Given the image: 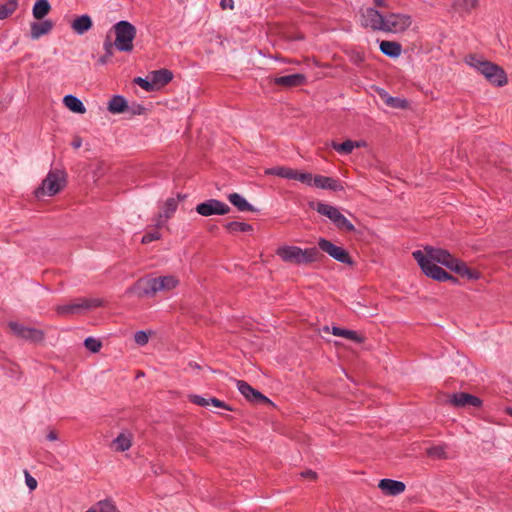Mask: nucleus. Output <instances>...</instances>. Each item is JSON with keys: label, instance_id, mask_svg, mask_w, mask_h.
I'll return each instance as SVG.
<instances>
[{"label": "nucleus", "instance_id": "45", "mask_svg": "<svg viewBox=\"0 0 512 512\" xmlns=\"http://www.w3.org/2000/svg\"><path fill=\"white\" fill-rule=\"evenodd\" d=\"M209 405H213L214 407H217V408H223V409H226V410H231V408L229 406H227L225 404V402L217 399V398H214V397H210L209 398Z\"/></svg>", "mask_w": 512, "mask_h": 512}, {"label": "nucleus", "instance_id": "17", "mask_svg": "<svg viewBox=\"0 0 512 512\" xmlns=\"http://www.w3.org/2000/svg\"><path fill=\"white\" fill-rule=\"evenodd\" d=\"M378 487L389 496H397L405 491V484L401 481L392 479L380 480Z\"/></svg>", "mask_w": 512, "mask_h": 512}, {"label": "nucleus", "instance_id": "38", "mask_svg": "<svg viewBox=\"0 0 512 512\" xmlns=\"http://www.w3.org/2000/svg\"><path fill=\"white\" fill-rule=\"evenodd\" d=\"M292 179L298 180L306 185L311 186V185H313L314 177L310 173L298 172L297 170H294Z\"/></svg>", "mask_w": 512, "mask_h": 512}, {"label": "nucleus", "instance_id": "1", "mask_svg": "<svg viewBox=\"0 0 512 512\" xmlns=\"http://www.w3.org/2000/svg\"><path fill=\"white\" fill-rule=\"evenodd\" d=\"M412 255L418 262L424 274L435 280H451L454 283L457 282L456 278L448 274L441 267L437 266L436 263L449 268L469 280H476L479 278V273L477 271L469 269L464 262L456 259L447 250L426 246L424 250H416Z\"/></svg>", "mask_w": 512, "mask_h": 512}, {"label": "nucleus", "instance_id": "7", "mask_svg": "<svg viewBox=\"0 0 512 512\" xmlns=\"http://www.w3.org/2000/svg\"><path fill=\"white\" fill-rule=\"evenodd\" d=\"M312 207L319 214L329 218L339 230L346 232H352L355 230L354 225L340 212L337 207L322 202L312 204Z\"/></svg>", "mask_w": 512, "mask_h": 512}, {"label": "nucleus", "instance_id": "55", "mask_svg": "<svg viewBox=\"0 0 512 512\" xmlns=\"http://www.w3.org/2000/svg\"><path fill=\"white\" fill-rule=\"evenodd\" d=\"M509 414L512 416V408L509 409Z\"/></svg>", "mask_w": 512, "mask_h": 512}, {"label": "nucleus", "instance_id": "43", "mask_svg": "<svg viewBox=\"0 0 512 512\" xmlns=\"http://www.w3.org/2000/svg\"><path fill=\"white\" fill-rule=\"evenodd\" d=\"M189 399H190V401L192 403H194L196 405H199V406H202V407L209 406V398H204V397L199 396V395H190Z\"/></svg>", "mask_w": 512, "mask_h": 512}, {"label": "nucleus", "instance_id": "8", "mask_svg": "<svg viewBox=\"0 0 512 512\" xmlns=\"http://www.w3.org/2000/svg\"><path fill=\"white\" fill-rule=\"evenodd\" d=\"M102 303V300L98 298H78L70 303L57 305L55 309L60 316H71L100 307Z\"/></svg>", "mask_w": 512, "mask_h": 512}, {"label": "nucleus", "instance_id": "31", "mask_svg": "<svg viewBox=\"0 0 512 512\" xmlns=\"http://www.w3.org/2000/svg\"><path fill=\"white\" fill-rule=\"evenodd\" d=\"M265 173L269 175H276L286 179H292L294 170L291 168L278 166L266 169Z\"/></svg>", "mask_w": 512, "mask_h": 512}, {"label": "nucleus", "instance_id": "22", "mask_svg": "<svg viewBox=\"0 0 512 512\" xmlns=\"http://www.w3.org/2000/svg\"><path fill=\"white\" fill-rule=\"evenodd\" d=\"M50 11L51 5L48 0H36L32 8V15L36 20H42Z\"/></svg>", "mask_w": 512, "mask_h": 512}, {"label": "nucleus", "instance_id": "42", "mask_svg": "<svg viewBox=\"0 0 512 512\" xmlns=\"http://www.w3.org/2000/svg\"><path fill=\"white\" fill-rule=\"evenodd\" d=\"M134 341L139 346H144V345H146L148 343L149 336H148V334L145 331H138L134 335Z\"/></svg>", "mask_w": 512, "mask_h": 512}, {"label": "nucleus", "instance_id": "53", "mask_svg": "<svg viewBox=\"0 0 512 512\" xmlns=\"http://www.w3.org/2000/svg\"><path fill=\"white\" fill-rule=\"evenodd\" d=\"M354 144H357V145H355V148H358V147L364 146L365 142L364 141H354Z\"/></svg>", "mask_w": 512, "mask_h": 512}, {"label": "nucleus", "instance_id": "21", "mask_svg": "<svg viewBox=\"0 0 512 512\" xmlns=\"http://www.w3.org/2000/svg\"><path fill=\"white\" fill-rule=\"evenodd\" d=\"M154 89L160 88L170 82L173 78L171 71L167 69L155 70L149 73Z\"/></svg>", "mask_w": 512, "mask_h": 512}, {"label": "nucleus", "instance_id": "39", "mask_svg": "<svg viewBox=\"0 0 512 512\" xmlns=\"http://www.w3.org/2000/svg\"><path fill=\"white\" fill-rule=\"evenodd\" d=\"M84 345L88 350H90L93 353L98 352L102 346L101 342L93 337L86 338L84 341Z\"/></svg>", "mask_w": 512, "mask_h": 512}, {"label": "nucleus", "instance_id": "37", "mask_svg": "<svg viewBox=\"0 0 512 512\" xmlns=\"http://www.w3.org/2000/svg\"><path fill=\"white\" fill-rule=\"evenodd\" d=\"M8 326L10 330L13 332V334L18 338H22L25 332H27L28 328V326H24L23 324L15 321L9 322Z\"/></svg>", "mask_w": 512, "mask_h": 512}, {"label": "nucleus", "instance_id": "36", "mask_svg": "<svg viewBox=\"0 0 512 512\" xmlns=\"http://www.w3.org/2000/svg\"><path fill=\"white\" fill-rule=\"evenodd\" d=\"M226 228L230 232H250L253 230L251 225L237 221L227 223Z\"/></svg>", "mask_w": 512, "mask_h": 512}, {"label": "nucleus", "instance_id": "14", "mask_svg": "<svg viewBox=\"0 0 512 512\" xmlns=\"http://www.w3.org/2000/svg\"><path fill=\"white\" fill-rule=\"evenodd\" d=\"M237 388L239 392L249 401L260 403V402H269V399L264 396L261 392L255 390L251 387L247 382L243 380L236 381Z\"/></svg>", "mask_w": 512, "mask_h": 512}, {"label": "nucleus", "instance_id": "35", "mask_svg": "<svg viewBox=\"0 0 512 512\" xmlns=\"http://www.w3.org/2000/svg\"><path fill=\"white\" fill-rule=\"evenodd\" d=\"M355 145L356 144H354V141L352 140H347L341 144L336 142L332 143L333 149H335L337 152L341 154H350L355 148Z\"/></svg>", "mask_w": 512, "mask_h": 512}, {"label": "nucleus", "instance_id": "26", "mask_svg": "<svg viewBox=\"0 0 512 512\" xmlns=\"http://www.w3.org/2000/svg\"><path fill=\"white\" fill-rule=\"evenodd\" d=\"M229 202L234 205L239 211H254L253 206L238 193H231L228 195Z\"/></svg>", "mask_w": 512, "mask_h": 512}, {"label": "nucleus", "instance_id": "48", "mask_svg": "<svg viewBox=\"0 0 512 512\" xmlns=\"http://www.w3.org/2000/svg\"><path fill=\"white\" fill-rule=\"evenodd\" d=\"M300 475H301V477L309 479V480H315L317 478L316 472H314L312 470H306V471L302 472Z\"/></svg>", "mask_w": 512, "mask_h": 512}, {"label": "nucleus", "instance_id": "54", "mask_svg": "<svg viewBox=\"0 0 512 512\" xmlns=\"http://www.w3.org/2000/svg\"><path fill=\"white\" fill-rule=\"evenodd\" d=\"M323 330H324V331H326V332H328V331H329V327H327V326H326V327H324V329H323Z\"/></svg>", "mask_w": 512, "mask_h": 512}, {"label": "nucleus", "instance_id": "13", "mask_svg": "<svg viewBox=\"0 0 512 512\" xmlns=\"http://www.w3.org/2000/svg\"><path fill=\"white\" fill-rule=\"evenodd\" d=\"M446 402L456 408H463L467 406L479 407L482 404L480 398L465 392L449 395Z\"/></svg>", "mask_w": 512, "mask_h": 512}, {"label": "nucleus", "instance_id": "32", "mask_svg": "<svg viewBox=\"0 0 512 512\" xmlns=\"http://www.w3.org/2000/svg\"><path fill=\"white\" fill-rule=\"evenodd\" d=\"M21 339L33 342V343H39L43 341L44 339V332L42 330L28 327L27 332L23 335Z\"/></svg>", "mask_w": 512, "mask_h": 512}, {"label": "nucleus", "instance_id": "23", "mask_svg": "<svg viewBox=\"0 0 512 512\" xmlns=\"http://www.w3.org/2000/svg\"><path fill=\"white\" fill-rule=\"evenodd\" d=\"M64 105L72 112L78 114H84L86 112V108L82 101L74 95H66L63 98Z\"/></svg>", "mask_w": 512, "mask_h": 512}, {"label": "nucleus", "instance_id": "52", "mask_svg": "<svg viewBox=\"0 0 512 512\" xmlns=\"http://www.w3.org/2000/svg\"><path fill=\"white\" fill-rule=\"evenodd\" d=\"M374 3L378 7H385L386 6V1L385 0H374Z\"/></svg>", "mask_w": 512, "mask_h": 512}, {"label": "nucleus", "instance_id": "15", "mask_svg": "<svg viewBox=\"0 0 512 512\" xmlns=\"http://www.w3.org/2000/svg\"><path fill=\"white\" fill-rule=\"evenodd\" d=\"M273 83L286 88L298 87L306 83V77L300 73L279 76L273 79Z\"/></svg>", "mask_w": 512, "mask_h": 512}, {"label": "nucleus", "instance_id": "41", "mask_svg": "<svg viewBox=\"0 0 512 512\" xmlns=\"http://www.w3.org/2000/svg\"><path fill=\"white\" fill-rule=\"evenodd\" d=\"M134 81L136 84H138L141 88L145 89L146 91L154 90V86L150 79V75H148L146 79L138 77Z\"/></svg>", "mask_w": 512, "mask_h": 512}, {"label": "nucleus", "instance_id": "28", "mask_svg": "<svg viewBox=\"0 0 512 512\" xmlns=\"http://www.w3.org/2000/svg\"><path fill=\"white\" fill-rule=\"evenodd\" d=\"M332 334L338 337H343L346 339H350L354 342L360 343L363 341V338L357 334V332L348 329H342L339 327H333L331 330Z\"/></svg>", "mask_w": 512, "mask_h": 512}, {"label": "nucleus", "instance_id": "47", "mask_svg": "<svg viewBox=\"0 0 512 512\" xmlns=\"http://www.w3.org/2000/svg\"><path fill=\"white\" fill-rule=\"evenodd\" d=\"M444 449L442 447H433L428 450V454L433 457L442 458L444 457Z\"/></svg>", "mask_w": 512, "mask_h": 512}, {"label": "nucleus", "instance_id": "18", "mask_svg": "<svg viewBox=\"0 0 512 512\" xmlns=\"http://www.w3.org/2000/svg\"><path fill=\"white\" fill-rule=\"evenodd\" d=\"M53 22L51 20L36 21L30 24V36L33 40L47 35L53 29Z\"/></svg>", "mask_w": 512, "mask_h": 512}, {"label": "nucleus", "instance_id": "30", "mask_svg": "<svg viewBox=\"0 0 512 512\" xmlns=\"http://www.w3.org/2000/svg\"><path fill=\"white\" fill-rule=\"evenodd\" d=\"M18 6V0H7L0 4V20L6 19L15 12Z\"/></svg>", "mask_w": 512, "mask_h": 512}, {"label": "nucleus", "instance_id": "40", "mask_svg": "<svg viewBox=\"0 0 512 512\" xmlns=\"http://www.w3.org/2000/svg\"><path fill=\"white\" fill-rule=\"evenodd\" d=\"M113 46H115L113 43H111L109 40H106L104 42L103 48L105 50L104 56H102L99 59V62L101 64L107 63L108 59L113 55Z\"/></svg>", "mask_w": 512, "mask_h": 512}, {"label": "nucleus", "instance_id": "12", "mask_svg": "<svg viewBox=\"0 0 512 512\" xmlns=\"http://www.w3.org/2000/svg\"><path fill=\"white\" fill-rule=\"evenodd\" d=\"M196 212L202 216L225 215L230 211V207L216 199H209L196 206Z\"/></svg>", "mask_w": 512, "mask_h": 512}, {"label": "nucleus", "instance_id": "4", "mask_svg": "<svg viewBox=\"0 0 512 512\" xmlns=\"http://www.w3.org/2000/svg\"><path fill=\"white\" fill-rule=\"evenodd\" d=\"M277 255L284 261L295 265H308L320 259L317 248L302 249L298 246L284 245L277 249Z\"/></svg>", "mask_w": 512, "mask_h": 512}, {"label": "nucleus", "instance_id": "25", "mask_svg": "<svg viewBox=\"0 0 512 512\" xmlns=\"http://www.w3.org/2000/svg\"><path fill=\"white\" fill-rule=\"evenodd\" d=\"M132 445V436L130 433L122 432L113 441V447L116 451L124 452Z\"/></svg>", "mask_w": 512, "mask_h": 512}, {"label": "nucleus", "instance_id": "24", "mask_svg": "<svg viewBox=\"0 0 512 512\" xmlns=\"http://www.w3.org/2000/svg\"><path fill=\"white\" fill-rule=\"evenodd\" d=\"M380 50L386 56L397 58L401 54L402 47L397 42L384 40L380 43Z\"/></svg>", "mask_w": 512, "mask_h": 512}, {"label": "nucleus", "instance_id": "9", "mask_svg": "<svg viewBox=\"0 0 512 512\" xmlns=\"http://www.w3.org/2000/svg\"><path fill=\"white\" fill-rule=\"evenodd\" d=\"M385 16L372 7L362 8L360 10V23L364 28L373 31H383Z\"/></svg>", "mask_w": 512, "mask_h": 512}, {"label": "nucleus", "instance_id": "16", "mask_svg": "<svg viewBox=\"0 0 512 512\" xmlns=\"http://www.w3.org/2000/svg\"><path fill=\"white\" fill-rule=\"evenodd\" d=\"M177 206L178 200L175 198H169L165 201L156 219L157 228L162 227L166 220L169 219L175 213Z\"/></svg>", "mask_w": 512, "mask_h": 512}, {"label": "nucleus", "instance_id": "27", "mask_svg": "<svg viewBox=\"0 0 512 512\" xmlns=\"http://www.w3.org/2000/svg\"><path fill=\"white\" fill-rule=\"evenodd\" d=\"M126 108L127 102L124 97L120 95L113 96L108 104V110L113 114L123 113Z\"/></svg>", "mask_w": 512, "mask_h": 512}, {"label": "nucleus", "instance_id": "50", "mask_svg": "<svg viewBox=\"0 0 512 512\" xmlns=\"http://www.w3.org/2000/svg\"><path fill=\"white\" fill-rule=\"evenodd\" d=\"M71 145L75 149L80 148L82 146V139L80 137H75Z\"/></svg>", "mask_w": 512, "mask_h": 512}, {"label": "nucleus", "instance_id": "10", "mask_svg": "<svg viewBox=\"0 0 512 512\" xmlns=\"http://www.w3.org/2000/svg\"><path fill=\"white\" fill-rule=\"evenodd\" d=\"M412 24L411 17L405 14L391 13L385 16L384 32L400 33Z\"/></svg>", "mask_w": 512, "mask_h": 512}, {"label": "nucleus", "instance_id": "20", "mask_svg": "<svg viewBox=\"0 0 512 512\" xmlns=\"http://www.w3.org/2000/svg\"><path fill=\"white\" fill-rule=\"evenodd\" d=\"M313 186L320 189H329L332 191H341L343 186L341 183L331 177L316 175L313 179Z\"/></svg>", "mask_w": 512, "mask_h": 512}, {"label": "nucleus", "instance_id": "46", "mask_svg": "<svg viewBox=\"0 0 512 512\" xmlns=\"http://www.w3.org/2000/svg\"><path fill=\"white\" fill-rule=\"evenodd\" d=\"M25 482L30 490L36 489L37 481L27 471H25Z\"/></svg>", "mask_w": 512, "mask_h": 512}, {"label": "nucleus", "instance_id": "29", "mask_svg": "<svg viewBox=\"0 0 512 512\" xmlns=\"http://www.w3.org/2000/svg\"><path fill=\"white\" fill-rule=\"evenodd\" d=\"M86 512H120L115 504L110 500H103L97 502Z\"/></svg>", "mask_w": 512, "mask_h": 512}, {"label": "nucleus", "instance_id": "19", "mask_svg": "<svg viewBox=\"0 0 512 512\" xmlns=\"http://www.w3.org/2000/svg\"><path fill=\"white\" fill-rule=\"evenodd\" d=\"M93 26L92 18L88 14L76 17L71 22V29L78 35L88 32Z\"/></svg>", "mask_w": 512, "mask_h": 512}, {"label": "nucleus", "instance_id": "33", "mask_svg": "<svg viewBox=\"0 0 512 512\" xmlns=\"http://www.w3.org/2000/svg\"><path fill=\"white\" fill-rule=\"evenodd\" d=\"M478 5V0H457L454 4L456 10L469 13Z\"/></svg>", "mask_w": 512, "mask_h": 512}, {"label": "nucleus", "instance_id": "5", "mask_svg": "<svg viewBox=\"0 0 512 512\" xmlns=\"http://www.w3.org/2000/svg\"><path fill=\"white\" fill-rule=\"evenodd\" d=\"M67 175L63 170H50L42 180L41 185L35 190V196L40 199L58 194L66 186Z\"/></svg>", "mask_w": 512, "mask_h": 512}, {"label": "nucleus", "instance_id": "44", "mask_svg": "<svg viewBox=\"0 0 512 512\" xmlns=\"http://www.w3.org/2000/svg\"><path fill=\"white\" fill-rule=\"evenodd\" d=\"M161 235L159 232L155 231V232H152V233H147L145 234L143 237H142V243L143 244H148L152 241H155V240H158L160 239Z\"/></svg>", "mask_w": 512, "mask_h": 512}, {"label": "nucleus", "instance_id": "51", "mask_svg": "<svg viewBox=\"0 0 512 512\" xmlns=\"http://www.w3.org/2000/svg\"><path fill=\"white\" fill-rule=\"evenodd\" d=\"M47 439L49 441H56V440H58V434L54 430H51L47 434Z\"/></svg>", "mask_w": 512, "mask_h": 512}, {"label": "nucleus", "instance_id": "49", "mask_svg": "<svg viewBox=\"0 0 512 512\" xmlns=\"http://www.w3.org/2000/svg\"><path fill=\"white\" fill-rule=\"evenodd\" d=\"M220 6L222 9H233L234 8V1L233 0H221Z\"/></svg>", "mask_w": 512, "mask_h": 512}, {"label": "nucleus", "instance_id": "11", "mask_svg": "<svg viewBox=\"0 0 512 512\" xmlns=\"http://www.w3.org/2000/svg\"><path fill=\"white\" fill-rule=\"evenodd\" d=\"M318 246L322 251L327 253L330 257H332L336 261H338L340 263L352 265V263H353L352 259L349 256L348 252L344 248L337 246L324 238L319 239Z\"/></svg>", "mask_w": 512, "mask_h": 512}, {"label": "nucleus", "instance_id": "6", "mask_svg": "<svg viewBox=\"0 0 512 512\" xmlns=\"http://www.w3.org/2000/svg\"><path fill=\"white\" fill-rule=\"evenodd\" d=\"M115 33V47L122 52H130L133 49V40L136 36V28L130 22L122 20L113 25Z\"/></svg>", "mask_w": 512, "mask_h": 512}, {"label": "nucleus", "instance_id": "2", "mask_svg": "<svg viewBox=\"0 0 512 512\" xmlns=\"http://www.w3.org/2000/svg\"><path fill=\"white\" fill-rule=\"evenodd\" d=\"M179 280L173 275L159 276L155 278L139 279L128 292L134 293L139 297L155 296L159 292H169L175 289Z\"/></svg>", "mask_w": 512, "mask_h": 512}, {"label": "nucleus", "instance_id": "3", "mask_svg": "<svg viewBox=\"0 0 512 512\" xmlns=\"http://www.w3.org/2000/svg\"><path fill=\"white\" fill-rule=\"evenodd\" d=\"M465 62L481 73L492 84L504 86L507 83V76L504 70L498 65L485 60L482 56L470 54L466 56Z\"/></svg>", "mask_w": 512, "mask_h": 512}, {"label": "nucleus", "instance_id": "34", "mask_svg": "<svg viewBox=\"0 0 512 512\" xmlns=\"http://www.w3.org/2000/svg\"><path fill=\"white\" fill-rule=\"evenodd\" d=\"M381 97L386 105L393 107V108H405L407 105V102L405 99L398 98V97H392V96L388 95L387 93L381 94Z\"/></svg>", "mask_w": 512, "mask_h": 512}]
</instances>
